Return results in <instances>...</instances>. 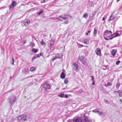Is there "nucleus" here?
Listing matches in <instances>:
<instances>
[{"label":"nucleus","instance_id":"51","mask_svg":"<svg viewBox=\"0 0 122 122\" xmlns=\"http://www.w3.org/2000/svg\"><path fill=\"white\" fill-rule=\"evenodd\" d=\"M43 36L44 37H45L47 36L45 34H43Z\"/></svg>","mask_w":122,"mask_h":122},{"label":"nucleus","instance_id":"26","mask_svg":"<svg viewBox=\"0 0 122 122\" xmlns=\"http://www.w3.org/2000/svg\"><path fill=\"white\" fill-rule=\"evenodd\" d=\"M89 42V41L87 39H85L84 40V43L86 44H87V43Z\"/></svg>","mask_w":122,"mask_h":122},{"label":"nucleus","instance_id":"47","mask_svg":"<svg viewBox=\"0 0 122 122\" xmlns=\"http://www.w3.org/2000/svg\"><path fill=\"white\" fill-rule=\"evenodd\" d=\"M91 77L92 78V81H94V78L93 76H91Z\"/></svg>","mask_w":122,"mask_h":122},{"label":"nucleus","instance_id":"21","mask_svg":"<svg viewBox=\"0 0 122 122\" xmlns=\"http://www.w3.org/2000/svg\"><path fill=\"white\" fill-rule=\"evenodd\" d=\"M41 44L43 46H45L46 44V43L43 41V39H42L41 41Z\"/></svg>","mask_w":122,"mask_h":122},{"label":"nucleus","instance_id":"50","mask_svg":"<svg viewBox=\"0 0 122 122\" xmlns=\"http://www.w3.org/2000/svg\"><path fill=\"white\" fill-rule=\"evenodd\" d=\"M93 81V82L92 83V84L93 85H95V81Z\"/></svg>","mask_w":122,"mask_h":122},{"label":"nucleus","instance_id":"41","mask_svg":"<svg viewBox=\"0 0 122 122\" xmlns=\"http://www.w3.org/2000/svg\"><path fill=\"white\" fill-rule=\"evenodd\" d=\"M29 70H25V73L27 74L29 73Z\"/></svg>","mask_w":122,"mask_h":122},{"label":"nucleus","instance_id":"58","mask_svg":"<svg viewBox=\"0 0 122 122\" xmlns=\"http://www.w3.org/2000/svg\"><path fill=\"white\" fill-rule=\"evenodd\" d=\"M90 31H88V33H90Z\"/></svg>","mask_w":122,"mask_h":122},{"label":"nucleus","instance_id":"19","mask_svg":"<svg viewBox=\"0 0 122 122\" xmlns=\"http://www.w3.org/2000/svg\"><path fill=\"white\" fill-rule=\"evenodd\" d=\"M21 116H23V117H24L22 119V121H25L26 120V116L22 115H21Z\"/></svg>","mask_w":122,"mask_h":122},{"label":"nucleus","instance_id":"42","mask_svg":"<svg viewBox=\"0 0 122 122\" xmlns=\"http://www.w3.org/2000/svg\"><path fill=\"white\" fill-rule=\"evenodd\" d=\"M79 46H78V47L81 48L83 46V45H81L80 44L77 43Z\"/></svg>","mask_w":122,"mask_h":122},{"label":"nucleus","instance_id":"29","mask_svg":"<svg viewBox=\"0 0 122 122\" xmlns=\"http://www.w3.org/2000/svg\"><path fill=\"white\" fill-rule=\"evenodd\" d=\"M112 85V84L109 82L107 83V84H105V86L106 87H107L108 86H111Z\"/></svg>","mask_w":122,"mask_h":122},{"label":"nucleus","instance_id":"10","mask_svg":"<svg viewBox=\"0 0 122 122\" xmlns=\"http://www.w3.org/2000/svg\"><path fill=\"white\" fill-rule=\"evenodd\" d=\"M69 16L67 15H60V17L62 19H63L64 20H66L68 19Z\"/></svg>","mask_w":122,"mask_h":122},{"label":"nucleus","instance_id":"27","mask_svg":"<svg viewBox=\"0 0 122 122\" xmlns=\"http://www.w3.org/2000/svg\"><path fill=\"white\" fill-rule=\"evenodd\" d=\"M39 12L37 14L38 15H40L42 14L43 12V10L41 9L39 11Z\"/></svg>","mask_w":122,"mask_h":122},{"label":"nucleus","instance_id":"7","mask_svg":"<svg viewBox=\"0 0 122 122\" xmlns=\"http://www.w3.org/2000/svg\"><path fill=\"white\" fill-rule=\"evenodd\" d=\"M74 122H82L81 119L80 117H76L73 119Z\"/></svg>","mask_w":122,"mask_h":122},{"label":"nucleus","instance_id":"35","mask_svg":"<svg viewBox=\"0 0 122 122\" xmlns=\"http://www.w3.org/2000/svg\"><path fill=\"white\" fill-rule=\"evenodd\" d=\"M56 19L61 21L62 20V18L60 17V16L56 17Z\"/></svg>","mask_w":122,"mask_h":122},{"label":"nucleus","instance_id":"18","mask_svg":"<svg viewBox=\"0 0 122 122\" xmlns=\"http://www.w3.org/2000/svg\"><path fill=\"white\" fill-rule=\"evenodd\" d=\"M60 76L61 78L62 79H64L65 77V74L63 72L61 73Z\"/></svg>","mask_w":122,"mask_h":122},{"label":"nucleus","instance_id":"4","mask_svg":"<svg viewBox=\"0 0 122 122\" xmlns=\"http://www.w3.org/2000/svg\"><path fill=\"white\" fill-rule=\"evenodd\" d=\"M79 60L82 62V63L84 64L86 63L87 61V59L85 57L81 56L79 58Z\"/></svg>","mask_w":122,"mask_h":122},{"label":"nucleus","instance_id":"48","mask_svg":"<svg viewBox=\"0 0 122 122\" xmlns=\"http://www.w3.org/2000/svg\"><path fill=\"white\" fill-rule=\"evenodd\" d=\"M68 23V21H66L64 22V24H67Z\"/></svg>","mask_w":122,"mask_h":122},{"label":"nucleus","instance_id":"45","mask_svg":"<svg viewBox=\"0 0 122 122\" xmlns=\"http://www.w3.org/2000/svg\"><path fill=\"white\" fill-rule=\"evenodd\" d=\"M67 122H74V121H73V119L72 120H69L67 121Z\"/></svg>","mask_w":122,"mask_h":122},{"label":"nucleus","instance_id":"62","mask_svg":"<svg viewBox=\"0 0 122 122\" xmlns=\"http://www.w3.org/2000/svg\"><path fill=\"white\" fill-rule=\"evenodd\" d=\"M120 101H121V102L122 103V100L121 99H120Z\"/></svg>","mask_w":122,"mask_h":122},{"label":"nucleus","instance_id":"38","mask_svg":"<svg viewBox=\"0 0 122 122\" xmlns=\"http://www.w3.org/2000/svg\"><path fill=\"white\" fill-rule=\"evenodd\" d=\"M93 2L92 1H91L89 2V5L90 6H92L93 4Z\"/></svg>","mask_w":122,"mask_h":122},{"label":"nucleus","instance_id":"53","mask_svg":"<svg viewBox=\"0 0 122 122\" xmlns=\"http://www.w3.org/2000/svg\"><path fill=\"white\" fill-rule=\"evenodd\" d=\"M60 54H62V53H57V55H58V57H60Z\"/></svg>","mask_w":122,"mask_h":122},{"label":"nucleus","instance_id":"33","mask_svg":"<svg viewBox=\"0 0 122 122\" xmlns=\"http://www.w3.org/2000/svg\"><path fill=\"white\" fill-rule=\"evenodd\" d=\"M99 111L98 110V109H95V110H93L92 111V112H95V113H98V112H99Z\"/></svg>","mask_w":122,"mask_h":122},{"label":"nucleus","instance_id":"36","mask_svg":"<svg viewBox=\"0 0 122 122\" xmlns=\"http://www.w3.org/2000/svg\"><path fill=\"white\" fill-rule=\"evenodd\" d=\"M115 92L119 94V93H122V91L121 90H119L117 91H115Z\"/></svg>","mask_w":122,"mask_h":122},{"label":"nucleus","instance_id":"55","mask_svg":"<svg viewBox=\"0 0 122 122\" xmlns=\"http://www.w3.org/2000/svg\"><path fill=\"white\" fill-rule=\"evenodd\" d=\"M119 97H122V96L121 95V93H119Z\"/></svg>","mask_w":122,"mask_h":122},{"label":"nucleus","instance_id":"37","mask_svg":"<svg viewBox=\"0 0 122 122\" xmlns=\"http://www.w3.org/2000/svg\"><path fill=\"white\" fill-rule=\"evenodd\" d=\"M98 113L99 115H101L103 114V113L102 112H100L99 111V112H98Z\"/></svg>","mask_w":122,"mask_h":122},{"label":"nucleus","instance_id":"6","mask_svg":"<svg viewBox=\"0 0 122 122\" xmlns=\"http://www.w3.org/2000/svg\"><path fill=\"white\" fill-rule=\"evenodd\" d=\"M84 121L85 122H92V120L89 117L84 115Z\"/></svg>","mask_w":122,"mask_h":122},{"label":"nucleus","instance_id":"11","mask_svg":"<svg viewBox=\"0 0 122 122\" xmlns=\"http://www.w3.org/2000/svg\"><path fill=\"white\" fill-rule=\"evenodd\" d=\"M54 41L53 40H51L50 42L48 44V47L51 48V47L54 44Z\"/></svg>","mask_w":122,"mask_h":122},{"label":"nucleus","instance_id":"59","mask_svg":"<svg viewBox=\"0 0 122 122\" xmlns=\"http://www.w3.org/2000/svg\"><path fill=\"white\" fill-rule=\"evenodd\" d=\"M5 8V7H2L1 8Z\"/></svg>","mask_w":122,"mask_h":122},{"label":"nucleus","instance_id":"23","mask_svg":"<svg viewBox=\"0 0 122 122\" xmlns=\"http://www.w3.org/2000/svg\"><path fill=\"white\" fill-rule=\"evenodd\" d=\"M62 54H60V57H58V55L56 54V55L55 57L56 58V59H57V58H59L61 57H62Z\"/></svg>","mask_w":122,"mask_h":122},{"label":"nucleus","instance_id":"8","mask_svg":"<svg viewBox=\"0 0 122 122\" xmlns=\"http://www.w3.org/2000/svg\"><path fill=\"white\" fill-rule=\"evenodd\" d=\"M43 87L45 89L47 90L50 88V85L48 83L46 82L44 84Z\"/></svg>","mask_w":122,"mask_h":122},{"label":"nucleus","instance_id":"20","mask_svg":"<svg viewBox=\"0 0 122 122\" xmlns=\"http://www.w3.org/2000/svg\"><path fill=\"white\" fill-rule=\"evenodd\" d=\"M57 96L61 98H63L64 97V93L58 95Z\"/></svg>","mask_w":122,"mask_h":122},{"label":"nucleus","instance_id":"25","mask_svg":"<svg viewBox=\"0 0 122 122\" xmlns=\"http://www.w3.org/2000/svg\"><path fill=\"white\" fill-rule=\"evenodd\" d=\"M88 16L87 13H85L83 15V17L85 18H87Z\"/></svg>","mask_w":122,"mask_h":122},{"label":"nucleus","instance_id":"1","mask_svg":"<svg viewBox=\"0 0 122 122\" xmlns=\"http://www.w3.org/2000/svg\"><path fill=\"white\" fill-rule=\"evenodd\" d=\"M112 32L111 31L108 30H106L103 34V36L105 40H107L108 38L112 36Z\"/></svg>","mask_w":122,"mask_h":122},{"label":"nucleus","instance_id":"14","mask_svg":"<svg viewBox=\"0 0 122 122\" xmlns=\"http://www.w3.org/2000/svg\"><path fill=\"white\" fill-rule=\"evenodd\" d=\"M116 52L117 51L116 50L113 49L112 50L111 52V54L113 56H114L115 55Z\"/></svg>","mask_w":122,"mask_h":122},{"label":"nucleus","instance_id":"12","mask_svg":"<svg viewBox=\"0 0 122 122\" xmlns=\"http://www.w3.org/2000/svg\"><path fill=\"white\" fill-rule=\"evenodd\" d=\"M101 51L100 50L99 48H97L96 51V54L98 55H101Z\"/></svg>","mask_w":122,"mask_h":122},{"label":"nucleus","instance_id":"24","mask_svg":"<svg viewBox=\"0 0 122 122\" xmlns=\"http://www.w3.org/2000/svg\"><path fill=\"white\" fill-rule=\"evenodd\" d=\"M62 54H60V57H58V55L56 54V55L55 57L56 58V59H57V58H59L61 57H62Z\"/></svg>","mask_w":122,"mask_h":122},{"label":"nucleus","instance_id":"17","mask_svg":"<svg viewBox=\"0 0 122 122\" xmlns=\"http://www.w3.org/2000/svg\"><path fill=\"white\" fill-rule=\"evenodd\" d=\"M95 15V14L94 12L93 13H91L89 15V17L91 18H92L94 17Z\"/></svg>","mask_w":122,"mask_h":122},{"label":"nucleus","instance_id":"57","mask_svg":"<svg viewBox=\"0 0 122 122\" xmlns=\"http://www.w3.org/2000/svg\"><path fill=\"white\" fill-rule=\"evenodd\" d=\"M105 20V18L104 17H103L102 19V20Z\"/></svg>","mask_w":122,"mask_h":122},{"label":"nucleus","instance_id":"3","mask_svg":"<svg viewBox=\"0 0 122 122\" xmlns=\"http://www.w3.org/2000/svg\"><path fill=\"white\" fill-rule=\"evenodd\" d=\"M30 22V21L29 20H25L22 22V25L23 26H27L29 25Z\"/></svg>","mask_w":122,"mask_h":122},{"label":"nucleus","instance_id":"54","mask_svg":"<svg viewBox=\"0 0 122 122\" xmlns=\"http://www.w3.org/2000/svg\"><path fill=\"white\" fill-rule=\"evenodd\" d=\"M56 58L55 57L54 58H53V61H54L56 59Z\"/></svg>","mask_w":122,"mask_h":122},{"label":"nucleus","instance_id":"30","mask_svg":"<svg viewBox=\"0 0 122 122\" xmlns=\"http://www.w3.org/2000/svg\"><path fill=\"white\" fill-rule=\"evenodd\" d=\"M114 16L112 15L110 17V20H112L114 19Z\"/></svg>","mask_w":122,"mask_h":122},{"label":"nucleus","instance_id":"22","mask_svg":"<svg viewBox=\"0 0 122 122\" xmlns=\"http://www.w3.org/2000/svg\"><path fill=\"white\" fill-rule=\"evenodd\" d=\"M32 51L34 53H36L38 52V50L36 49H35V48H33L32 49Z\"/></svg>","mask_w":122,"mask_h":122},{"label":"nucleus","instance_id":"5","mask_svg":"<svg viewBox=\"0 0 122 122\" xmlns=\"http://www.w3.org/2000/svg\"><path fill=\"white\" fill-rule=\"evenodd\" d=\"M16 5V3L15 1H13L12 2L9 7L10 9L12 10L13 9L14 7H15Z\"/></svg>","mask_w":122,"mask_h":122},{"label":"nucleus","instance_id":"61","mask_svg":"<svg viewBox=\"0 0 122 122\" xmlns=\"http://www.w3.org/2000/svg\"><path fill=\"white\" fill-rule=\"evenodd\" d=\"M12 64L13 65H14V62H12Z\"/></svg>","mask_w":122,"mask_h":122},{"label":"nucleus","instance_id":"28","mask_svg":"<svg viewBox=\"0 0 122 122\" xmlns=\"http://www.w3.org/2000/svg\"><path fill=\"white\" fill-rule=\"evenodd\" d=\"M23 117H23V116H19L18 117L17 119L18 120L22 121V118H23Z\"/></svg>","mask_w":122,"mask_h":122},{"label":"nucleus","instance_id":"9","mask_svg":"<svg viewBox=\"0 0 122 122\" xmlns=\"http://www.w3.org/2000/svg\"><path fill=\"white\" fill-rule=\"evenodd\" d=\"M73 65L74 66L73 68L75 69L76 71V72H77L78 71V65L75 63H73Z\"/></svg>","mask_w":122,"mask_h":122},{"label":"nucleus","instance_id":"44","mask_svg":"<svg viewBox=\"0 0 122 122\" xmlns=\"http://www.w3.org/2000/svg\"><path fill=\"white\" fill-rule=\"evenodd\" d=\"M36 58H37L36 56H33L32 58V61H33Z\"/></svg>","mask_w":122,"mask_h":122},{"label":"nucleus","instance_id":"43","mask_svg":"<svg viewBox=\"0 0 122 122\" xmlns=\"http://www.w3.org/2000/svg\"><path fill=\"white\" fill-rule=\"evenodd\" d=\"M120 61H118L116 62V64L117 65H118L120 63Z\"/></svg>","mask_w":122,"mask_h":122},{"label":"nucleus","instance_id":"15","mask_svg":"<svg viewBox=\"0 0 122 122\" xmlns=\"http://www.w3.org/2000/svg\"><path fill=\"white\" fill-rule=\"evenodd\" d=\"M120 34L117 33H114L112 35L113 36V37H115L117 36H120Z\"/></svg>","mask_w":122,"mask_h":122},{"label":"nucleus","instance_id":"56","mask_svg":"<svg viewBox=\"0 0 122 122\" xmlns=\"http://www.w3.org/2000/svg\"><path fill=\"white\" fill-rule=\"evenodd\" d=\"M12 62H14V60L13 58L12 59Z\"/></svg>","mask_w":122,"mask_h":122},{"label":"nucleus","instance_id":"34","mask_svg":"<svg viewBox=\"0 0 122 122\" xmlns=\"http://www.w3.org/2000/svg\"><path fill=\"white\" fill-rule=\"evenodd\" d=\"M56 19L61 21L62 20V18L60 17V16L56 17Z\"/></svg>","mask_w":122,"mask_h":122},{"label":"nucleus","instance_id":"64","mask_svg":"<svg viewBox=\"0 0 122 122\" xmlns=\"http://www.w3.org/2000/svg\"><path fill=\"white\" fill-rule=\"evenodd\" d=\"M50 37H51V34H50Z\"/></svg>","mask_w":122,"mask_h":122},{"label":"nucleus","instance_id":"49","mask_svg":"<svg viewBox=\"0 0 122 122\" xmlns=\"http://www.w3.org/2000/svg\"><path fill=\"white\" fill-rule=\"evenodd\" d=\"M113 37L112 38H108V39L107 40H112V38H113Z\"/></svg>","mask_w":122,"mask_h":122},{"label":"nucleus","instance_id":"32","mask_svg":"<svg viewBox=\"0 0 122 122\" xmlns=\"http://www.w3.org/2000/svg\"><path fill=\"white\" fill-rule=\"evenodd\" d=\"M68 80L67 78H66L64 80V82L66 84H67L68 83Z\"/></svg>","mask_w":122,"mask_h":122},{"label":"nucleus","instance_id":"16","mask_svg":"<svg viewBox=\"0 0 122 122\" xmlns=\"http://www.w3.org/2000/svg\"><path fill=\"white\" fill-rule=\"evenodd\" d=\"M76 92L78 93H79V94H81L84 92V91L83 90V89H81L79 91H77Z\"/></svg>","mask_w":122,"mask_h":122},{"label":"nucleus","instance_id":"2","mask_svg":"<svg viewBox=\"0 0 122 122\" xmlns=\"http://www.w3.org/2000/svg\"><path fill=\"white\" fill-rule=\"evenodd\" d=\"M16 97L15 96L11 97L9 99V102L10 103V105H13L16 101Z\"/></svg>","mask_w":122,"mask_h":122},{"label":"nucleus","instance_id":"40","mask_svg":"<svg viewBox=\"0 0 122 122\" xmlns=\"http://www.w3.org/2000/svg\"><path fill=\"white\" fill-rule=\"evenodd\" d=\"M120 86V85L119 83H117V85L116 86V87L117 88V89H118Z\"/></svg>","mask_w":122,"mask_h":122},{"label":"nucleus","instance_id":"60","mask_svg":"<svg viewBox=\"0 0 122 122\" xmlns=\"http://www.w3.org/2000/svg\"><path fill=\"white\" fill-rule=\"evenodd\" d=\"M86 34L87 35H89V34L88 33H87Z\"/></svg>","mask_w":122,"mask_h":122},{"label":"nucleus","instance_id":"13","mask_svg":"<svg viewBox=\"0 0 122 122\" xmlns=\"http://www.w3.org/2000/svg\"><path fill=\"white\" fill-rule=\"evenodd\" d=\"M98 28L97 27H95L94 31L93 32L94 34V36L95 37L96 36V35L97 34V31Z\"/></svg>","mask_w":122,"mask_h":122},{"label":"nucleus","instance_id":"52","mask_svg":"<svg viewBox=\"0 0 122 122\" xmlns=\"http://www.w3.org/2000/svg\"><path fill=\"white\" fill-rule=\"evenodd\" d=\"M64 97H66L67 98L68 97V95H66L65 96L64 95Z\"/></svg>","mask_w":122,"mask_h":122},{"label":"nucleus","instance_id":"39","mask_svg":"<svg viewBox=\"0 0 122 122\" xmlns=\"http://www.w3.org/2000/svg\"><path fill=\"white\" fill-rule=\"evenodd\" d=\"M35 69V68L34 67H32L30 69V71H34Z\"/></svg>","mask_w":122,"mask_h":122},{"label":"nucleus","instance_id":"31","mask_svg":"<svg viewBox=\"0 0 122 122\" xmlns=\"http://www.w3.org/2000/svg\"><path fill=\"white\" fill-rule=\"evenodd\" d=\"M42 55V53H40V54H38L37 55H36V58H39V57L40 56H41Z\"/></svg>","mask_w":122,"mask_h":122},{"label":"nucleus","instance_id":"46","mask_svg":"<svg viewBox=\"0 0 122 122\" xmlns=\"http://www.w3.org/2000/svg\"><path fill=\"white\" fill-rule=\"evenodd\" d=\"M48 0H44L43 1L41 2V3H43L46 2Z\"/></svg>","mask_w":122,"mask_h":122},{"label":"nucleus","instance_id":"63","mask_svg":"<svg viewBox=\"0 0 122 122\" xmlns=\"http://www.w3.org/2000/svg\"><path fill=\"white\" fill-rule=\"evenodd\" d=\"M59 89V88L58 87H57L56 89Z\"/></svg>","mask_w":122,"mask_h":122}]
</instances>
